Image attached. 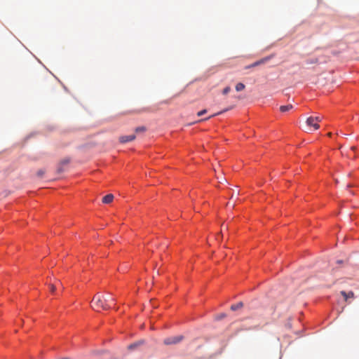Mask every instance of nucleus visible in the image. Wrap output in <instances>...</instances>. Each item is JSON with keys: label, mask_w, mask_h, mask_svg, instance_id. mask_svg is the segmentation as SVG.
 <instances>
[{"label": "nucleus", "mask_w": 359, "mask_h": 359, "mask_svg": "<svg viewBox=\"0 0 359 359\" xmlns=\"http://www.w3.org/2000/svg\"><path fill=\"white\" fill-rule=\"evenodd\" d=\"M233 197H235V195L232 194V195L231 196V198H233Z\"/></svg>", "instance_id": "393cba45"}, {"label": "nucleus", "mask_w": 359, "mask_h": 359, "mask_svg": "<svg viewBox=\"0 0 359 359\" xmlns=\"http://www.w3.org/2000/svg\"><path fill=\"white\" fill-rule=\"evenodd\" d=\"M243 306V302H238V304H233L231 306V309L232 311H236L241 308H242Z\"/></svg>", "instance_id": "1a4fd4ad"}, {"label": "nucleus", "mask_w": 359, "mask_h": 359, "mask_svg": "<svg viewBox=\"0 0 359 359\" xmlns=\"http://www.w3.org/2000/svg\"><path fill=\"white\" fill-rule=\"evenodd\" d=\"M114 299L111 297L106 299L103 295L97 294L91 302V307L96 311L107 310L111 308V304L114 303Z\"/></svg>", "instance_id": "f257e3e1"}, {"label": "nucleus", "mask_w": 359, "mask_h": 359, "mask_svg": "<svg viewBox=\"0 0 359 359\" xmlns=\"http://www.w3.org/2000/svg\"><path fill=\"white\" fill-rule=\"evenodd\" d=\"M228 111V109H224L223 111H220V112H218V113H217V114H214V115H212V116H209V117H208V118H205V119H201V120H200L199 121H203V120H208V119L210 118H211V117H212V116H216V115L221 114H222V113H224V112H225V111Z\"/></svg>", "instance_id": "4468645a"}, {"label": "nucleus", "mask_w": 359, "mask_h": 359, "mask_svg": "<svg viewBox=\"0 0 359 359\" xmlns=\"http://www.w3.org/2000/svg\"><path fill=\"white\" fill-rule=\"evenodd\" d=\"M49 287H50V291H51L52 292H53L55 290V286L54 285L50 284V285H49Z\"/></svg>", "instance_id": "a211bd4d"}, {"label": "nucleus", "mask_w": 359, "mask_h": 359, "mask_svg": "<svg viewBox=\"0 0 359 359\" xmlns=\"http://www.w3.org/2000/svg\"><path fill=\"white\" fill-rule=\"evenodd\" d=\"M147 128L144 126H140L135 128V133H143L145 132Z\"/></svg>", "instance_id": "f8f14e48"}, {"label": "nucleus", "mask_w": 359, "mask_h": 359, "mask_svg": "<svg viewBox=\"0 0 359 359\" xmlns=\"http://www.w3.org/2000/svg\"><path fill=\"white\" fill-rule=\"evenodd\" d=\"M182 339V336H175L165 339L163 343L165 345L175 344L181 341Z\"/></svg>", "instance_id": "7ed1b4c3"}, {"label": "nucleus", "mask_w": 359, "mask_h": 359, "mask_svg": "<svg viewBox=\"0 0 359 359\" xmlns=\"http://www.w3.org/2000/svg\"><path fill=\"white\" fill-rule=\"evenodd\" d=\"M233 197H235V195L232 194V195L231 196V198H233Z\"/></svg>", "instance_id": "a878e982"}, {"label": "nucleus", "mask_w": 359, "mask_h": 359, "mask_svg": "<svg viewBox=\"0 0 359 359\" xmlns=\"http://www.w3.org/2000/svg\"><path fill=\"white\" fill-rule=\"evenodd\" d=\"M293 108V106L292 104H287V105H283L280 106V110L281 112H285Z\"/></svg>", "instance_id": "6e6552de"}, {"label": "nucleus", "mask_w": 359, "mask_h": 359, "mask_svg": "<svg viewBox=\"0 0 359 359\" xmlns=\"http://www.w3.org/2000/svg\"><path fill=\"white\" fill-rule=\"evenodd\" d=\"M313 62H317V60H315V61H310V62H308V63L309 64H312Z\"/></svg>", "instance_id": "412c9836"}, {"label": "nucleus", "mask_w": 359, "mask_h": 359, "mask_svg": "<svg viewBox=\"0 0 359 359\" xmlns=\"http://www.w3.org/2000/svg\"><path fill=\"white\" fill-rule=\"evenodd\" d=\"M331 135H332V133H327V136H328V137H331Z\"/></svg>", "instance_id": "b1692460"}, {"label": "nucleus", "mask_w": 359, "mask_h": 359, "mask_svg": "<svg viewBox=\"0 0 359 359\" xmlns=\"http://www.w3.org/2000/svg\"><path fill=\"white\" fill-rule=\"evenodd\" d=\"M267 58H264V59H262L260 60H258L254 63H252V65H250V66H248L247 68H250V67H257L261 64H263L266 61H267Z\"/></svg>", "instance_id": "0eeeda50"}, {"label": "nucleus", "mask_w": 359, "mask_h": 359, "mask_svg": "<svg viewBox=\"0 0 359 359\" xmlns=\"http://www.w3.org/2000/svg\"><path fill=\"white\" fill-rule=\"evenodd\" d=\"M225 316V314H222L221 316H219V318H224Z\"/></svg>", "instance_id": "4be33fe9"}, {"label": "nucleus", "mask_w": 359, "mask_h": 359, "mask_svg": "<svg viewBox=\"0 0 359 359\" xmlns=\"http://www.w3.org/2000/svg\"><path fill=\"white\" fill-rule=\"evenodd\" d=\"M313 118H314V121H316L318 123L322 121V118L320 116H315Z\"/></svg>", "instance_id": "f3484780"}, {"label": "nucleus", "mask_w": 359, "mask_h": 359, "mask_svg": "<svg viewBox=\"0 0 359 359\" xmlns=\"http://www.w3.org/2000/svg\"><path fill=\"white\" fill-rule=\"evenodd\" d=\"M135 135H123L119 137V141L121 143H126L128 142L133 141L135 139Z\"/></svg>", "instance_id": "20e7f679"}, {"label": "nucleus", "mask_w": 359, "mask_h": 359, "mask_svg": "<svg viewBox=\"0 0 359 359\" xmlns=\"http://www.w3.org/2000/svg\"><path fill=\"white\" fill-rule=\"evenodd\" d=\"M207 112L206 109L201 110L197 113L198 116H201Z\"/></svg>", "instance_id": "dca6fc26"}, {"label": "nucleus", "mask_w": 359, "mask_h": 359, "mask_svg": "<svg viewBox=\"0 0 359 359\" xmlns=\"http://www.w3.org/2000/svg\"><path fill=\"white\" fill-rule=\"evenodd\" d=\"M307 130L312 131L318 130L320 128V126L318 123L314 121L313 116H310L307 118L306 121Z\"/></svg>", "instance_id": "f03ea898"}, {"label": "nucleus", "mask_w": 359, "mask_h": 359, "mask_svg": "<svg viewBox=\"0 0 359 359\" xmlns=\"http://www.w3.org/2000/svg\"><path fill=\"white\" fill-rule=\"evenodd\" d=\"M69 162V158H66V159H64L62 160L60 163V166L58 168V172H60L62 171V165H67Z\"/></svg>", "instance_id": "9d476101"}, {"label": "nucleus", "mask_w": 359, "mask_h": 359, "mask_svg": "<svg viewBox=\"0 0 359 359\" xmlns=\"http://www.w3.org/2000/svg\"><path fill=\"white\" fill-rule=\"evenodd\" d=\"M342 262H343V261H342V260H338V261H337V263H339V264H341Z\"/></svg>", "instance_id": "5701e85b"}, {"label": "nucleus", "mask_w": 359, "mask_h": 359, "mask_svg": "<svg viewBox=\"0 0 359 359\" xmlns=\"http://www.w3.org/2000/svg\"><path fill=\"white\" fill-rule=\"evenodd\" d=\"M114 199V195L111 194L106 195L102 198V202L106 204H109L113 201Z\"/></svg>", "instance_id": "39448f33"}, {"label": "nucleus", "mask_w": 359, "mask_h": 359, "mask_svg": "<svg viewBox=\"0 0 359 359\" xmlns=\"http://www.w3.org/2000/svg\"><path fill=\"white\" fill-rule=\"evenodd\" d=\"M44 174H45V170L43 169H40L36 172V175L39 178L43 177Z\"/></svg>", "instance_id": "ddd939ff"}, {"label": "nucleus", "mask_w": 359, "mask_h": 359, "mask_svg": "<svg viewBox=\"0 0 359 359\" xmlns=\"http://www.w3.org/2000/svg\"><path fill=\"white\" fill-rule=\"evenodd\" d=\"M230 90H231V88L229 86H227L223 89L222 93H223V94L226 95V94L229 93L230 92Z\"/></svg>", "instance_id": "2eb2a0df"}, {"label": "nucleus", "mask_w": 359, "mask_h": 359, "mask_svg": "<svg viewBox=\"0 0 359 359\" xmlns=\"http://www.w3.org/2000/svg\"><path fill=\"white\" fill-rule=\"evenodd\" d=\"M350 149H351V150H352V151H355L356 150V147L353 146V147H351L350 148Z\"/></svg>", "instance_id": "6ab92c4d"}, {"label": "nucleus", "mask_w": 359, "mask_h": 359, "mask_svg": "<svg viewBox=\"0 0 359 359\" xmlns=\"http://www.w3.org/2000/svg\"><path fill=\"white\" fill-rule=\"evenodd\" d=\"M245 88V85L243 83H238L236 86V91H241L244 90Z\"/></svg>", "instance_id": "9b49d317"}, {"label": "nucleus", "mask_w": 359, "mask_h": 359, "mask_svg": "<svg viewBox=\"0 0 359 359\" xmlns=\"http://www.w3.org/2000/svg\"><path fill=\"white\" fill-rule=\"evenodd\" d=\"M341 294L344 297L345 301H347L348 298L354 297V293L352 291L348 293H346L345 291H341Z\"/></svg>", "instance_id": "423d86ee"}, {"label": "nucleus", "mask_w": 359, "mask_h": 359, "mask_svg": "<svg viewBox=\"0 0 359 359\" xmlns=\"http://www.w3.org/2000/svg\"><path fill=\"white\" fill-rule=\"evenodd\" d=\"M135 346H136V345H135V344H131V345H130V346H128V348H134Z\"/></svg>", "instance_id": "aec40b11"}]
</instances>
